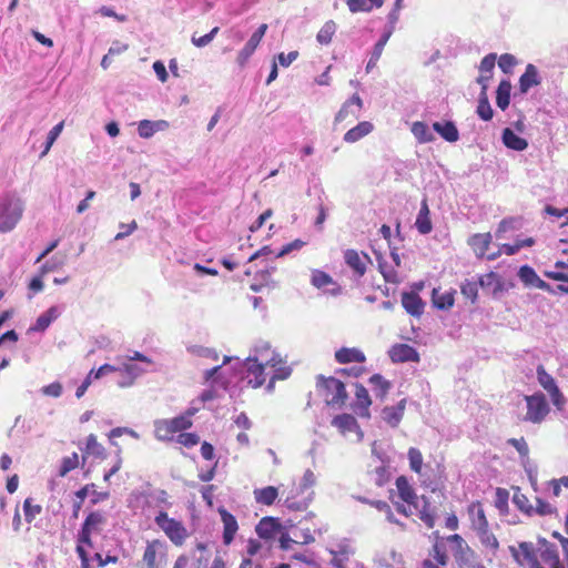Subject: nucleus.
Instances as JSON below:
<instances>
[{
  "label": "nucleus",
  "instance_id": "c756f323",
  "mask_svg": "<svg viewBox=\"0 0 568 568\" xmlns=\"http://www.w3.org/2000/svg\"><path fill=\"white\" fill-rule=\"evenodd\" d=\"M405 407L406 399L399 400L396 406L385 407L382 412L383 419L392 427H396L403 418Z\"/></svg>",
  "mask_w": 568,
  "mask_h": 568
},
{
  "label": "nucleus",
  "instance_id": "aec40b11",
  "mask_svg": "<svg viewBox=\"0 0 568 568\" xmlns=\"http://www.w3.org/2000/svg\"><path fill=\"white\" fill-rule=\"evenodd\" d=\"M467 516L470 521L471 529L474 531L489 525L484 506L478 500L473 501L468 505Z\"/></svg>",
  "mask_w": 568,
  "mask_h": 568
},
{
  "label": "nucleus",
  "instance_id": "de8ad7c7",
  "mask_svg": "<svg viewBox=\"0 0 568 568\" xmlns=\"http://www.w3.org/2000/svg\"><path fill=\"white\" fill-rule=\"evenodd\" d=\"M162 123H164V121H160V122H153L150 120L140 121L139 126H138L139 135L143 139L151 138L156 132V130L160 129V125Z\"/></svg>",
  "mask_w": 568,
  "mask_h": 568
},
{
  "label": "nucleus",
  "instance_id": "58836bf2",
  "mask_svg": "<svg viewBox=\"0 0 568 568\" xmlns=\"http://www.w3.org/2000/svg\"><path fill=\"white\" fill-rule=\"evenodd\" d=\"M278 497V490L274 486H266L254 490V498L257 504L271 506Z\"/></svg>",
  "mask_w": 568,
  "mask_h": 568
},
{
  "label": "nucleus",
  "instance_id": "7c9ffc66",
  "mask_svg": "<svg viewBox=\"0 0 568 568\" xmlns=\"http://www.w3.org/2000/svg\"><path fill=\"white\" fill-rule=\"evenodd\" d=\"M59 315L60 312L57 306L49 307L37 318L36 323L29 328V332H44Z\"/></svg>",
  "mask_w": 568,
  "mask_h": 568
},
{
  "label": "nucleus",
  "instance_id": "e433bc0d",
  "mask_svg": "<svg viewBox=\"0 0 568 568\" xmlns=\"http://www.w3.org/2000/svg\"><path fill=\"white\" fill-rule=\"evenodd\" d=\"M518 276H519L520 281L523 283H525L526 285H531V286H535L538 288L548 287V284L537 275V273L535 272V270L532 267H530L528 265H523L519 268Z\"/></svg>",
  "mask_w": 568,
  "mask_h": 568
},
{
  "label": "nucleus",
  "instance_id": "a878e982",
  "mask_svg": "<svg viewBox=\"0 0 568 568\" xmlns=\"http://www.w3.org/2000/svg\"><path fill=\"white\" fill-rule=\"evenodd\" d=\"M491 243V234L487 233H477L469 237L468 244L473 248L474 253L478 257H484L489 250V245Z\"/></svg>",
  "mask_w": 568,
  "mask_h": 568
},
{
  "label": "nucleus",
  "instance_id": "f704fd0d",
  "mask_svg": "<svg viewBox=\"0 0 568 568\" xmlns=\"http://www.w3.org/2000/svg\"><path fill=\"white\" fill-rule=\"evenodd\" d=\"M503 143L510 150L524 151L528 146L526 139L517 135L511 129L506 128L503 131Z\"/></svg>",
  "mask_w": 568,
  "mask_h": 568
},
{
  "label": "nucleus",
  "instance_id": "1a4fd4ad",
  "mask_svg": "<svg viewBox=\"0 0 568 568\" xmlns=\"http://www.w3.org/2000/svg\"><path fill=\"white\" fill-rule=\"evenodd\" d=\"M527 403V413L525 420L534 424L541 423L549 413V406L542 393L525 396Z\"/></svg>",
  "mask_w": 568,
  "mask_h": 568
},
{
  "label": "nucleus",
  "instance_id": "37998d69",
  "mask_svg": "<svg viewBox=\"0 0 568 568\" xmlns=\"http://www.w3.org/2000/svg\"><path fill=\"white\" fill-rule=\"evenodd\" d=\"M412 132L419 143H428L435 139L427 124L422 121L413 123Z\"/></svg>",
  "mask_w": 568,
  "mask_h": 568
},
{
  "label": "nucleus",
  "instance_id": "3c124183",
  "mask_svg": "<svg viewBox=\"0 0 568 568\" xmlns=\"http://www.w3.org/2000/svg\"><path fill=\"white\" fill-rule=\"evenodd\" d=\"M23 511L26 521L31 524L36 517L41 514L42 507L41 505L33 504L32 498H27L23 501Z\"/></svg>",
  "mask_w": 568,
  "mask_h": 568
},
{
  "label": "nucleus",
  "instance_id": "a19ab883",
  "mask_svg": "<svg viewBox=\"0 0 568 568\" xmlns=\"http://www.w3.org/2000/svg\"><path fill=\"white\" fill-rule=\"evenodd\" d=\"M366 480L383 487L389 480V471L386 466L379 465L366 474Z\"/></svg>",
  "mask_w": 568,
  "mask_h": 568
},
{
  "label": "nucleus",
  "instance_id": "39448f33",
  "mask_svg": "<svg viewBox=\"0 0 568 568\" xmlns=\"http://www.w3.org/2000/svg\"><path fill=\"white\" fill-rule=\"evenodd\" d=\"M395 486L402 501H393L397 513L405 517L414 515L413 508H418V496L406 476L396 478Z\"/></svg>",
  "mask_w": 568,
  "mask_h": 568
},
{
  "label": "nucleus",
  "instance_id": "a211bd4d",
  "mask_svg": "<svg viewBox=\"0 0 568 568\" xmlns=\"http://www.w3.org/2000/svg\"><path fill=\"white\" fill-rule=\"evenodd\" d=\"M219 514L223 524V544L229 546L234 540L239 530V524L236 518L225 508H219Z\"/></svg>",
  "mask_w": 568,
  "mask_h": 568
},
{
  "label": "nucleus",
  "instance_id": "dca6fc26",
  "mask_svg": "<svg viewBox=\"0 0 568 568\" xmlns=\"http://www.w3.org/2000/svg\"><path fill=\"white\" fill-rule=\"evenodd\" d=\"M415 510L427 528H434L437 518V507L426 496L423 495L420 500L418 499V508H413L414 513Z\"/></svg>",
  "mask_w": 568,
  "mask_h": 568
},
{
  "label": "nucleus",
  "instance_id": "412c9836",
  "mask_svg": "<svg viewBox=\"0 0 568 568\" xmlns=\"http://www.w3.org/2000/svg\"><path fill=\"white\" fill-rule=\"evenodd\" d=\"M496 63V54L489 53L483 58L479 64V75L477 83L480 84L481 91H487L488 82L493 78V71Z\"/></svg>",
  "mask_w": 568,
  "mask_h": 568
},
{
  "label": "nucleus",
  "instance_id": "ea45409f",
  "mask_svg": "<svg viewBox=\"0 0 568 568\" xmlns=\"http://www.w3.org/2000/svg\"><path fill=\"white\" fill-rule=\"evenodd\" d=\"M511 83L508 80H501L496 91V104L505 111L510 103Z\"/></svg>",
  "mask_w": 568,
  "mask_h": 568
},
{
  "label": "nucleus",
  "instance_id": "f257e3e1",
  "mask_svg": "<svg viewBox=\"0 0 568 568\" xmlns=\"http://www.w3.org/2000/svg\"><path fill=\"white\" fill-rule=\"evenodd\" d=\"M244 378L252 388H258L266 384L267 390H273L277 381H284L292 374V368L278 354L270 359L260 362L256 357H247L244 363Z\"/></svg>",
  "mask_w": 568,
  "mask_h": 568
},
{
  "label": "nucleus",
  "instance_id": "8fccbe9b",
  "mask_svg": "<svg viewBox=\"0 0 568 568\" xmlns=\"http://www.w3.org/2000/svg\"><path fill=\"white\" fill-rule=\"evenodd\" d=\"M256 276L258 278V282H254L250 285L251 291H253L255 293L261 292L263 290V287H266V286H270L271 284H273L272 272L270 270L260 271L256 274Z\"/></svg>",
  "mask_w": 568,
  "mask_h": 568
},
{
  "label": "nucleus",
  "instance_id": "4c0bfd02",
  "mask_svg": "<svg viewBox=\"0 0 568 568\" xmlns=\"http://www.w3.org/2000/svg\"><path fill=\"white\" fill-rule=\"evenodd\" d=\"M346 4L352 13L369 12L373 8H382L384 0H347Z\"/></svg>",
  "mask_w": 568,
  "mask_h": 568
},
{
  "label": "nucleus",
  "instance_id": "4be33fe9",
  "mask_svg": "<svg viewBox=\"0 0 568 568\" xmlns=\"http://www.w3.org/2000/svg\"><path fill=\"white\" fill-rule=\"evenodd\" d=\"M402 305L412 316L418 317L424 313L425 303L415 292H404L402 294Z\"/></svg>",
  "mask_w": 568,
  "mask_h": 568
},
{
  "label": "nucleus",
  "instance_id": "423d86ee",
  "mask_svg": "<svg viewBox=\"0 0 568 568\" xmlns=\"http://www.w3.org/2000/svg\"><path fill=\"white\" fill-rule=\"evenodd\" d=\"M168 552L169 547L164 540H148L142 555L144 568H162L168 562Z\"/></svg>",
  "mask_w": 568,
  "mask_h": 568
},
{
  "label": "nucleus",
  "instance_id": "2eb2a0df",
  "mask_svg": "<svg viewBox=\"0 0 568 568\" xmlns=\"http://www.w3.org/2000/svg\"><path fill=\"white\" fill-rule=\"evenodd\" d=\"M389 358L393 363L419 362L418 352L408 344H395L388 351Z\"/></svg>",
  "mask_w": 568,
  "mask_h": 568
},
{
  "label": "nucleus",
  "instance_id": "6e6552de",
  "mask_svg": "<svg viewBox=\"0 0 568 568\" xmlns=\"http://www.w3.org/2000/svg\"><path fill=\"white\" fill-rule=\"evenodd\" d=\"M283 495H285L284 505L287 509L303 511L306 510L312 501L314 491H308L293 483L286 491H283Z\"/></svg>",
  "mask_w": 568,
  "mask_h": 568
},
{
  "label": "nucleus",
  "instance_id": "4468645a",
  "mask_svg": "<svg viewBox=\"0 0 568 568\" xmlns=\"http://www.w3.org/2000/svg\"><path fill=\"white\" fill-rule=\"evenodd\" d=\"M372 405V399L367 388L357 383L355 384V398L352 404V409L355 414H357L362 418H369L371 412L369 407Z\"/></svg>",
  "mask_w": 568,
  "mask_h": 568
},
{
  "label": "nucleus",
  "instance_id": "393cba45",
  "mask_svg": "<svg viewBox=\"0 0 568 568\" xmlns=\"http://www.w3.org/2000/svg\"><path fill=\"white\" fill-rule=\"evenodd\" d=\"M82 453L83 462L90 456L97 459H104L106 457L105 448L98 442L94 434H90L87 437L85 447L82 449Z\"/></svg>",
  "mask_w": 568,
  "mask_h": 568
},
{
  "label": "nucleus",
  "instance_id": "338daca9",
  "mask_svg": "<svg viewBox=\"0 0 568 568\" xmlns=\"http://www.w3.org/2000/svg\"><path fill=\"white\" fill-rule=\"evenodd\" d=\"M315 481H316V477H315L314 473L311 469H307L304 473L301 481L296 483V485L300 487H303L304 489H306L308 491H314L313 486L315 485Z\"/></svg>",
  "mask_w": 568,
  "mask_h": 568
},
{
  "label": "nucleus",
  "instance_id": "cd10ccee",
  "mask_svg": "<svg viewBox=\"0 0 568 568\" xmlns=\"http://www.w3.org/2000/svg\"><path fill=\"white\" fill-rule=\"evenodd\" d=\"M455 290L440 292L439 288H434L432 292V301L434 306L442 311L450 310L455 303Z\"/></svg>",
  "mask_w": 568,
  "mask_h": 568
},
{
  "label": "nucleus",
  "instance_id": "f03ea898",
  "mask_svg": "<svg viewBox=\"0 0 568 568\" xmlns=\"http://www.w3.org/2000/svg\"><path fill=\"white\" fill-rule=\"evenodd\" d=\"M316 389L327 406L341 408L348 399L345 384L333 376H317Z\"/></svg>",
  "mask_w": 568,
  "mask_h": 568
},
{
  "label": "nucleus",
  "instance_id": "09e8293b",
  "mask_svg": "<svg viewBox=\"0 0 568 568\" xmlns=\"http://www.w3.org/2000/svg\"><path fill=\"white\" fill-rule=\"evenodd\" d=\"M513 503L520 511L527 515L534 514V506L530 504L528 497L525 494H523L519 489H517L514 493Z\"/></svg>",
  "mask_w": 568,
  "mask_h": 568
},
{
  "label": "nucleus",
  "instance_id": "bb28decb",
  "mask_svg": "<svg viewBox=\"0 0 568 568\" xmlns=\"http://www.w3.org/2000/svg\"><path fill=\"white\" fill-rule=\"evenodd\" d=\"M332 425L338 429L342 435L352 432H359V425L356 418L351 414H341L332 419Z\"/></svg>",
  "mask_w": 568,
  "mask_h": 568
},
{
  "label": "nucleus",
  "instance_id": "774afa93",
  "mask_svg": "<svg viewBox=\"0 0 568 568\" xmlns=\"http://www.w3.org/2000/svg\"><path fill=\"white\" fill-rule=\"evenodd\" d=\"M254 51H255L254 48H252L251 45H247L245 43V45L240 50V52H239V54L236 57L237 64L241 68L245 67V64L247 63V61L250 60V58L252 57Z\"/></svg>",
  "mask_w": 568,
  "mask_h": 568
},
{
  "label": "nucleus",
  "instance_id": "680f3d73",
  "mask_svg": "<svg viewBox=\"0 0 568 568\" xmlns=\"http://www.w3.org/2000/svg\"><path fill=\"white\" fill-rule=\"evenodd\" d=\"M176 442L184 447L191 448L200 443V437L194 433L183 432L176 436Z\"/></svg>",
  "mask_w": 568,
  "mask_h": 568
},
{
  "label": "nucleus",
  "instance_id": "473e14b6",
  "mask_svg": "<svg viewBox=\"0 0 568 568\" xmlns=\"http://www.w3.org/2000/svg\"><path fill=\"white\" fill-rule=\"evenodd\" d=\"M433 129L447 142H456L459 139L458 130L454 122H434Z\"/></svg>",
  "mask_w": 568,
  "mask_h": 568
},
{
  "label": "nucleus",
  "instance_id": "a18cd8bd",
  "mask_svg": "<svg viewBox=\"0 0 568 568\" xmlns=\"http://www.w3.org/2000/svg\"><path fill=\"white\" fill-rule=\"evenodd\" d=\"M311 283L316 288H324L335 284L333 277L322 270H313L311 274Z\"/></svg>",
  "mask_w": 568,
  "mask_h": 568
},
{
  "label": "nucleus",
  "instance_id": "bf43d9fd",
  "mask_svg": "<svg viewBox=\"0 0 568 568\" xmlns=\"http://www.w3.org/2000/svg\"><path fill=\"white\" fill-rule=\"evenodd\" d=\"M63 126H64V122L61 121L60 123H58L50 130V132L48 133V136H47V143H45L44 150L41 153V156H44L50 151L51 146L53 145L55 140L61 134Z\"/></svg>",
  "mask_w": 568,
  "mask_h": 568
},
{
  "label": "nucleus",
  "instance_id": "c03bdc74",
  "mask_svg": "<svg viewBox=\"0 0 568 568\" xmlns=\"http://www.w3.org/2000/svg\"><path fill=\"white\" fill-rule=\"evenodd\" d=\"M476 112L478 116L484 121H489L493 119L494 111L489 104L486 91L480 92Z\"/></svg>",
  "mask_w": 568,
  "mask_h": 568
},
{
  "label": "nucleus",
  "instance_id": "20e7f679",
  "mask_svg": "<svg viewBox=\"0 0 568 568\" xmlns=\"http://www.w3.org/2000/svg\"><path fill=\"white\" fill-rule=\"evenodd\" d=\"M154 523L175 547H182L190 537L185 525L181 520L170 517L164 510L154 517Z\"/></svg>",
  "mask_w": 568,
  "mask_h": 568
},
{
  "label": "nucleus",
  "instance_id": "0eeeda50",
  "mask_svg": "<svg viewBox=\"0 0 568 568\" xmlns=\"http://www.w3.org/2000/svg\"><path fill=\"white\" fill-rule=\"evenodd\" d=\"M22 216V205L20 201L4 199L0 203V233L11 231Z\"/></svg>",
  "mask_w": 568,
  "mask_h": 568
},
{
  "label": "nucleus",
  "instance_id": "6ab92c4d",
  "mask_svg": "<svg viewBox=\"0 0 568 568\" xmlns=\"http://www.w3.org/2000/svg\"><path fill=\"white\" fill-rule=\"evenodd\" d=\"M333 556L331 564L336 568H346L351 555L355 552L354 547L348 540H343L336 545L335 549L329 550Z\"/></svg>",
  "mask_w": 568,
  "mask_h": 568
},
{
  "label": "nucleus",
  "instance_id": "6e6d98bb",
  "mask_svg": "<svg viewBox=\"0 0 568 568\" xmlns=\"http://www.w3.org/2000/svg\"><path fill=\"white\" fill-rule=\"evenodd\" d=\"M478 283L481 287L494 286V293H497L503 288L501 280L495 272H489L485 276H481Z\"/></svg>",
  "mask_w": 568,
  "mask_h": 568
},
{
  "label": "nucleus",
  "instance_id": "2f4dec72",
  "mask_svg": "<svg viewBox=\"0 0 568 568\" xmlns=\"http://www.w3.org/2000/svg\"><path fill=\"white\" fill-rule=\"evenodd\" d=\"M475 532H476V536L478 537L481 546L487 551L495 555L499 548V542H498L495 534L489 529V525L486 527H483L480 529H477Z\"/></svg>",
  "mask_w": 568,
  "mask_h": 568
},
{
  "label": "nucleus",
  "instance_id": "5fc2aeb1",
  "mask_svg": "<svg viewBox=\"0 0 568 568\" xmlns=\"http://www.w3.org/2000/svg\"><path fill=\"white\" fill-rule=\"evenodd\" d=\"M79 466V455L77 453H72L70 456H67L62 459L61 467L59 470V476L64 477L71 470L78 468Z\"/></svg>",
  "mask_w": 568,
  "mask_h": 568
},
{
  "label": "nucleus",
  "instance_id": "7ed1b4c3",
  "mask_svg": "<svg viewBox=\"0 0 568 568\" xmlns=\"http://www.w3.org/2000/svg\"><path fill=\"white\" fill-rule=\"evenodd\" d=\"M194 415V409H187L182 415L159 419L154 422V435L156 439L161 442H171L174 439V435L176 433H183L192 427V416Z\"/></svg>",
  "mask_w": 568,
  "mask_h": 568
},
{
  "label": "nucleus",
  "instance_id": "13d9d810",
  "mask_svg": "<svg viewBox=\"0 0 568 568\" xmlns=\"http://www.w3.org/2000/svg\"><path fill=\"white\" fill-rule=\"evenodd\" d=\"M430 556L436 561L437 566H445L448 561V556L446 551V547L443 542H435Z\"/></svg>",
  "mask_w": 568,
  "mask_h": 568
},
{
  "label": "nucleus",
  "instance_id": "864d4df0",
  "mask_svg": "<svg viewBox=\"0 0 568 568\" xmlns=\"http://www.w3.org/2000/svg\"><path fill=\"white\" fill-rule=\"evenodd\" d=\"M537 379L540 386L546 390H550L551 388L556 387L557 384L554 379V377L548 374L542 365H539L537 367Z\"/></svg>",
  "mask_w": 568,
  "mask_h": 568
},
{
  "label": "nucleus",
  "instance_id": "9b49d317",
  "mask_svg": "<svg viewBox=\"0 0 568 568\" xmlns=\"http://www.w3.org/2000/svg\"><path fill=\"white\" fill-rule=\"evenodd\" d=\"M539 549V542H519L518 547L510 546L509 550L515 558V560L521 566L526 568H537V554Z\"/></svg>",
  "mask_w": 568,
  "mask_h": 568
},
{
  "label": "nucleus",
  "instance_id": "e2e57ef3",
  "mask_svg": "<svg viewBox=\"0 0 568 568\" xmlns=\"http://www.w3.org/2000/svg\"><path fill=\"white\" fill-rule=\"evenodd\" d=\"M219 30V27H214L209 33L204 36L196 37L195 34H193L191 41L195 47L203 48L214 39Z\"/></svg>",
  "mask_w": 568,
  "mask_h": 568
},
{
  "label": "nucleus",
  "instance_id": "0e129e2a",
  "mask_svg": "<svg viewBox=\"0 0 568 568\" xmlns=\"http://www.w3.org/2000/svg\"><path fill=\"white\" fill-rule=\"evenodd\" d=\"M517 60L513 54L504 53L499 57L498 65L505 72H511L513 68L516 65Z\"/></svg>",
  "mask_w": 568,
  "mask_h": 568
},
{
  "label": "nucleus",
  "instance_id": "603ef678",
  "mask_svg": "<svg viewBox=\"0 0 568 568\" xmlns=\"http://www.w3.org/2000/svg\"><path fill=\"white\" fill-rule=\"evenodd\" d=\"M408 460L409 468L416 473L420 474L423 468V455L422 452L415 447H410L408 449Z\"/></svg>",
  "mask_w": 568,
  "mask_h": 568
},
{
  "label": "nucleus",
  "instance_id": "052dcab7",
  "mask_svg": "<svg viewBox=\"0 0 568 568\" xmlns=\"http://www.w3.org/2000/svg\"><path fill=\"white\" fill-rule=\"evenodd\" d=\"M508 499H509L508 490L505 488L498 487L495 493V507L500 511L507 510Z\"/></svg>",
  "mask_w": 568,
  "mask_h": 568
},
{
  "label": "nucleus",
  "instance_id": "f8f14e48",
  "mask_svg": "<svg viewBox=\"0 0 568 568\" xmlns=\"http://www.w3.org/2000/svg\"><path fill=\"white\" fill-rule=\"evenodd\" d=\"M537 568H565L559 559L556 547L546 540L539 541Z\"/></svg>",
  "mask_w": 568,
  "mask_h": 568
},
{
  "label": "nucleus",
  "instance_id": "79ce46f5",
  "mask_svg": "<svg viewBox=\"0 0 568 568\" xmlns=\"http://www.w3.org/2000/svg\"><path fill=\"white\" fill-rule=\"evenodd\" d=\"M369 384L373 386L376 396L382 400L387 396L392 384L385 379L381 374H374L369 377Z\"/></svg>",
  "mask_w": 568,
  "mask_h": 568
},
{
  "label": "nucleus",
  "instance_id": "69168bd1",
  "mask_svg": "<svg viewBox=\"0 0 568 568\" xmlns=\"http://www.w3.org/2000/svg\"><path fill=\"white\" fill-rule=\"evenodd\" d=\"M267 24L266 23H262L257 29L256 31L251 36V38L248 39V41L246 42L247 45H251L252 48H254L256 50V48L260 45L263 37L265 36L266 31H267Z\"/></svg>",
  "mask_w": 568,
  "mask_h": 568
},
{
  "label": "nucleus",
  "instance_id": "b1692460",
  "mask_svg": "<svg viewBox=\"0 0 568 568\" xmlns=\"http://www.w3.org/2000/svg\"><path fill=\"white\" fill-rule=\"evenodd\" d=\"M280 527L281 526L275 518L264 517L256 525L255 531L260 538L271 540L275 538L276 534L280 530Z\"/></svg>",
  "mask_w": 568,
  "mask_h": 568
},
{
  "label": "nucleus",
  "instance_id": "72a5a7b5",
  "mask_svg": "<svg viewBox=\"0 0 568 568\" xmlns=\"http://www.w3.org/2000/svg\"><path fill=\"white\" fill-rule=\"evenodd\" d=\"M374 126L368 121L359 122L356 126L349 129L344 134V141L347 143H355L369 134L373 131Z\"/></svg>",
  "mask_w": 568,
  "mask_h": 568
},
{
  "label": "nucleus",
  "instance_id": "4d7b16f0",
  "mask_svg": "<svg viewBox=\"0 0 568 568\" xmlns=\"http://www.w3.org/2000/svg\"><path fill=\"white\" fill-rule=\"evenodd\" d=\"M478 285L479 283L468 280L460 285L462 294L466 298H468L473 304L476 303L478 297Z\"/></svg>",
  "mask_w": 568,
  "mask_h": 568
},
{
  "label": "nucleus",
  "instance_id": "ddd939ff",
  "mask_svg": "<svg viewBox=\"0 0 568 568\" xmlns=\"http://www.w3.org/2000/svg\"><path fill=\"white\" fill-rule=\"evenodd\" d=\"M363 109V101L358 94H353L339 109L335 115V123L343 121L352 122L359 116Z\"/></svg>",
  "mask_w": 568,
  "mask_h": 568
},
{
  "label": "nucleus",
  "instance_id": "9d476101",
  "mask_svg": "<svg viewBox=\"0 0 568 568\" xmlns=\"http://www.w3.org/2000/svg\"><path fill=\"white\" fill-rule=\"evenodd\" d=\"M106 523V517L101 511H91L84 523L82 524L81 530L79 532L80 544H85L89 547H92V534L101 532L103 526Z\"/></svg>",
  "mask_w": 568,
  "mask_h": 568
},
{
  "label": "nucleus",
  "instance_id": "5701e85b",
  "mask_svg": "<svg viewBox=\"0 0 568 568\" xmlns=\"http://www.w3.org/2000/svg\"><path fill=\"white\" fill-rule=\"evenodd\" d=\"M334 358L338 364L366 362V355L357 347H341L335 352Z\"/></svg>",
  "mask_w": 568,
  "mask_h": 568
},
{
  "label": "nucleus",
  "instance_id": "f3484780",
  "mask_svg": "<svg viewBox=\"0 0 568 568\" xmlns=\"http://www.w3.org/2000/svg\"><path fill=\"white\" fill-rule=\"evenodd\" d=\"M344 260L347 266L351 267L359 277L366 273V263L371 261L367 254L363 253L361 255L353 248H348L344 252Z\"/></svg>",
  "mask_w": 568,
  "mask_h": 568
},
{
  "label": "nucleus",
  "instance_id": "c85d7f7f",
  "mask_svg": "<svg viewBox=\"0 0 568 568\" xmlns=\"http://www.w3.org/2000/svg\"><path fill=\"white\" fill-rule=\"evenodd\" d=\"M540 84V78L537 68L529 63L525 72L519 78V90L521 93H527L530 88Z\"/></svg>",
  "mask_w": 568,
  "mask_h": 568
},
{
  "label": "nucleus",
  "instance_id": "49530a36",
  "mask_svg": "<svg viewBox=\"0 0 568 568\" xmlns=\"http://www.w3.org/2000/svg\"><path fill=\"white\" fill-rule=\"evenodd\" d=\"M336 31V24L334 21L329 20L323 24V27L317 32L316 39L321 44L331 43L333 36Z\"/></svg>",
  "mask_w": 568,
  "mask_h": 568
},
{
  "label": "nucleus",
  "instance_id": "c9c22d12",
  "mask_svg": "<svg viewBox=\"0 0 568 568\" xmlns=\"http://www.w3.org/2000/svg\"><path fill=\"white\" fill-rule=\"evenodd\" d=\"M415 225L420 234H428L433 230L429 216V207L426 199L422 201L420 210L418 212Z\"/></svg>",
  "mask_w": 568,
  "mask_h": 568
}]
</instances>
